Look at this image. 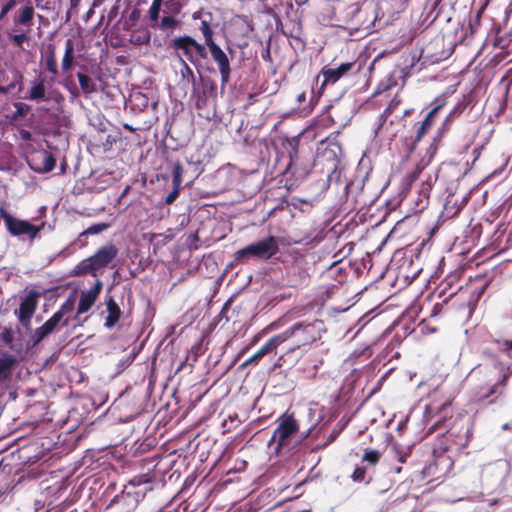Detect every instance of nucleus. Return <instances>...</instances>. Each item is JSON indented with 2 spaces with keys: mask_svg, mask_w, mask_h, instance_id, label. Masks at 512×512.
I'll return each instance as SVG.
<instances>
[{
  "mask_svg": "<svg viewBox=\"0 0 512 512\" xmlns=\"http://www.w3.org/2000/svg\"><path fill=\"white\" fill-rule=\"evenodd\" d=\"M323 331V323L316 320L311 323H297L278 336L282 344L289 339H294V347L291 348V351H294L320 339Z\"/></svg>",
  "mask_w": 512,
  "mask_h": 512,
  "instance_id": "obj_1",
  "label": "nucleus"
},
{
  "mask_svg": "<svg viewBox=\"0 0 512 512\" xmlns=\"http://www.w3.org/2000/svg\"><path fill=\"white\" fill-rule=\"evenodd\" d=\"M278 251L279 239L269 236L238 250L235 254V259L237 261H247L251 258L268 260L276 255Z\"/></svg>",
  "mask_w": 512,
  "mask_h": 512,
  "instance_id": "obj_2",
  "label": "nucleus"
},
{
  "mask_svg": "<svg viewBox=\"0 0 512 512\" xmlns=\"http://www.w3.org/2000/svg\"><path fill=\"white\" fill-rule=\"evenodd\" d=\"M117 253L118 250L114 245H105L94 255L81 261L76 267L77 273L96 276L101 269L106 267L116 257Z\"/></svg>",
  "mask_w": 512,
  "mask_h": 512,
  "instance_id": "obj_3",
  "label": "nucleus"
},
{
  "mask_svg": "<svg viewBox=\"0 0 512 512\" xmlns=\"http://www.w3.org/2000/svg\"><path fill=\"white\" fill-rule=\"evenodd\" d=\"M297 430L298 425L292 416H281L278 426L269 441V447L274 449L276 454H279L283 447L289 445L291 438L296 434Z\"/></svg>",
  "mask_w": 512,
  "mask_h": 512,
  "instance_id": "obj_4",
  "label": "nucleus"
},
{
  "mask_svg": "<svg viewBox=\"0 0 512 512\" xmlns=\"http://www.w3.org/2000/svg\"><path fill=\"white\" fill-rule=\"evenodd\" d=\"M169 46L177 54L181 51L191 63H196L199 58H206L207 56L205 47L189 36L176 37L170 41ZM178 56L180 57V55Z\"/></svg>",
  "mask_w": 512,
  "mask_h": 512,
  "instance_id": "obj_5",
  "label": "nucleus"
},
{
  "mask_svg": "<svg viewBox=\"0 0 512 512\" xmlns=\"http://www.w3.org/2000/svg\"><path fill=\"white\" fill-rule=\"evenodd\" d=\"M0 215L4 220L8 231L14 236L26 235L29 239H34L45 227L44 223H41L40 225H33L28 221L14 218L2 207L0 208Z\"/></svg>",
  "mask_w": 512,
  "mask_h": 512,
  "instance_id": "obj_6",
  "label": "nucleus"
},
{
  "mask_svg": "<svg viewBox=\"0 0 512 512\" xmlns=\"http://www.w3.org/2000/svg\"><path fill=\"white\" fill-rule=\"evenodd\" d=\"M454 116V112H451L450 115L447 116V118L445 119L442 127L438 129L437 136L433 138L432 142L426 148L425 155L421 157V160L417 165L419 169H423L424 167H426L435 156L440 139L448 130L449 123L453 120Z\"/></svg>",
  "mask_w": 512,
  "mask_h": 512,
  "instance_id": "obj_7",
  "label": "nucleus"
},
{
  "mask_svg": "<svg viewBox=\"0 0 512 512\" xmlns=\"http://www.w3.org/2000/svg\"><path fill=\"white\" fill-rule=\"evenodd\" d=\"M400 104V101L393 99L388 107L384 110L383 114L381 115V124L377 127L375 130V136L380 138H387L392 139L396 135V131L391 130L390 126L393 124V120L389 121V124L387 123L388 118L392 115V113L398 108Z\"/></svg>",
  "mask_w": 512,
  "mask_h": 512,
  "instance_id": "obj_8",
  "label": "nucleus"
},
{
  "mask_svg": "<svg viewBox=\"0 0 512 512\" xmlns=\"http://www.w3.org/2000/svg\"><path fill=\"white\" fill-rule=\"evenodd\" d=\"M213 60L218 64L221 74V81L226 84L230 76V63L225 52L215 43L207 45Z\"/></svg>",
  "mask_w": 512,
  "mask_h": 512,
  "instance_id": "obj_9",
  "label": "nucleus"
},
{
  "mask_svg": "<svg viewBox=\"0 0 512 512\" xmlns=\"http://www.w3.org/2000/svg\"><path fill=\"white\" fill-rule=\"evenodd\" d=\"M29 165L38 172L51 171L55 166V159L45 150H40L32 154L29 159Z\"/></svg>",
  "mask_w": 512,
  "mask_h": 512,
  "instance_id": "obj_10",
  "label": "nucleus"
},
{
  "mask_svg": "<svg viewBox=\"0 0 512 512\" xmlns=\"http://www.w3.org/2000/svg\"><path fill=\"white\" fill-rule=\"evenodd\" d=\"M36 307L37 298L35 294L30 293L22 300L17 313L18 319L23 326L27 328L30 326L31 318L36 310Z\"/></svg>",
  "mask_w": 512,
  "mask_h": 512,
  "instance_id": "obj_11",
  "label": "nucleus"
},
{
  "mask_svg": "<svg viewBox=\"0 0 512 512\" xmlns=\"http://www.w3.org/2000/svg\"><path fill=\"white\" fill-rule=\"evenodd\" d=\"M354 66L353 62L342 63L336 68L324 67L321 70V74L323 75L322 87L327 84L336 83L341 77L347 74L352 67Z\"/></svg>",
  "mask_w": 512,
  "mask_h": 512,
  "instance_id": "obj_12",
  "label": "nucleus"
},
{
  "mask_svg": "<svg viewBox=\"0 0 512 512\" xmlns=\"http://www.w3.org/2000/svg\"><path fill=\"white\" fill-rule=\"evenodd\" d=\"M282 344L281 338L276 335L269 339L255 354L248 358L243 366L257 363L262 357L269 353H275L277 348Z\"/></svg>",
  "mask_w": 512,
  "mask_h": 512,
  "instance_id": "obj_13",
  "label": "nucleus"
},
{
  "mask_svg": "<svg viewBox=\"0 0 512 512\" xmlns=\"http://www.w3.org/2000/svg\"><path fill=\"white\" fill-rule=\"evenodd\" d=\"M73 310V304L71 302L64 303L61 308L53 314V316L48 319L44 325L46 328H48L51 332H53L56 327L62 323V325L68 324V319H64V317L68 314H70Z\"/></svg>",
  "mask_w": 512,
  "mask_h": 512,
  "instance_id": "obj_14",
  "label": "nucleus"
},
{
  "mask_svg": "<svg viewBox=\"0 0 512 512\" xmlns=\"http://www.w3.org/2000/svg\"><path fill=\"white\" fill-rule=\"evenodd\" d=\"M441 107H442V104L436 105L427 114L425 119L420 123V125H419V127L417 129V133H416V137H415V140H414V144L419 142L421 140V138L431 129V127L434 124L435 119L437 117V114H438L439 110L441 109Z\"/></svg>",
  "mask_w": 512,
  "mask_h": 512,
  "instance_id": "obj_15",
  "label": "nucleus"
},
{
  "mask_svg": "<svg viewBox=\"0 0 512 512\" xmlns=\"http://www.w3.org/2000/svg\"><path fill=\"white\" fill-rule=\"evenodd\" d=\"M172 181H173V189L171 192H180L183 189L188 188L191 180L185 181L183 179V167L179 162L172 163Z\"/></svg>",
  "mask_w": 512,
  "mask_h": 512,
  "instance_id": "obj_16",
  "label": "nucleus"
},
{
  "mask_svg": "<svg viewBox=\"0 0 512 512\" xmlns=\"http://www.w3.org/2000/svg\"><path fill=\"white\" fill-rule=\"evenodd\" d=\"M42 61L45 63V67L47 71H49L52 75L56 76L58 74V67L56 61V49L53 44H48L45 50L41 54Z\"/></svg>",
  "mask_w": 512,
  "mask_h": 512,
  "instance_id": "obj_17",
  "label": "nucleus"
},
{
  "mask_svg": "<svg viewBox=\"0 0 512 512\" xmlns=\"http://www.w3.org/2000/svg\"><path fill=\"white\" fill-rule=\"evenodd\" d=\"M16 362V358L9 354L0 357V383L10 378Z\"/></svg>",
  "mask_w": 512,
  "mask_h": 512,
  "instance_id": "obj_18",
  "label": "nucleus"
},
{
  "mask_svg": "<svg viewBox=\"0 0 512 512\" xmlns=\"http://www.w3.org/2000/svg\"><path fill=\"white\" fill-rule=\"evenodd\" d=\"M45 92V81L43 78L39 77L32 82L28 99L34 101L46 100Z\"/></svg>",
  "mask_w": 512,
  "mask_h": 512,
  "instance_id": "obj_19",
  "label": "nucleus"
},
{
  "mask_svg": "<svg viewBox=\"0 0 512 512\" xmlns=\"http://www.w3.org/2000/svg\"><path fill=\"white\" fill-rule=\"evenodd\" d=\"M107 311L108 315L105 320V326L111 328L117 323L121 314L119 306L112 298L107 300Z\"/></svg>",
  "mask_w": 512,
  "mask_h": 512,
  "instance_id": "obj_20",
  "label": "nucleus"
},
{
  "mask_svg": "<svg viewBox=\"0 0 512 512\" xmlns=\"http://www.w3.org/2000/svg\"><path fill=\"white\" fill-rule=\"evenodd\" d=\"M74 64V43L71 39L65 42V52L61 62V68L64 73L71 70Z\"/></svg>",
  "mask_w": 512,
  "mask_h": 512,
  "instance_id": "obj_21",
  "label": "nucleus"
},
{
  "mask_svg": "<svg viewBox=\"0 0 512 512\" xmlns=\"http://www.w3.org/2000/svg\"><path fill=\"white\" fill-rule=\"evenodd\" d=\"M457 194H448L444 203V209L448 215L457 214L461 207L467 202L468 197L462 196L460 204H457L458 199L455 198Z\"/></svg>",
  "mask_w": 512,
  "mask_h": 512,
  "instance_id": "obj_22",
  "label": "nucleus"
},
{
  "mask_svg": "<svg viewBox=\"0 0 512 512\" xmlns=\"http://www.w3.org/2000/svg\"><path fill=\"white\" fill-rule=\"evenodd\" d=\"M443 414L442 416H440V418L438 420H436L434 422V424L431 426V428L429 429V432L428 433H431L432 431H434L436 429V427L439 425L440 421L442 418H447V417H451L452 415V412H451V409H450V404L448 402L442 404L441 406L439 407H436L434 405H430L426 408V414L427 416H429L431 413H433L434 411H436Z\"/></svg>",
  "mask_w": 512,
  "mask_h": 512,
  "instance_id": "obj_23",
  "label": "nucleus"
},
{
  "mask_svg": "<svg viewBox=\"0 0 512 512\" xmlns=\"http://www.w3.org/2000/svg\"><path fill=\"white\" fill-rule=\"evenodd\" d=\"M498 371L501 373V380H499L497 383H495L493 386H490L485 392L483 393H479L477 395V399L478 400H484L486 398H488L491 394L495 393L496 392V387L498 384H502L504 385L506 379L509 377V375L511 374V371L509 368H504L502 366L498 367L497 368Z\"/></svg>",
  "mask_w": 512,
  "mask_h": 512,
  "instance_id": "obj_24",
  "label": "nucleus"
},
{
  "mask_svg": "<svg viewBox=\"0 0 512 512\" xmlns=\"http://www.w3.org/2000/svg\"><path fill=\"white\" fill-rule=\"evenodd\" d=\"M96 299H97V297L95 296L94 292L83 291L81 293V297L79 300V305H78V310H77L78 313L82 314V313L87 312L92 307V305L95 303Z\"/></svg>",
  "mask_w": 512,
  "mask_h": 512,
  "instance_id": "obj_25",
  "label": "nucleus"
},
{
  "mask_svg": "<svg viewBox=\"0 0 512 512\" xmlns=\"http://www.w3.org/2000/svg\"><path fill=\"white\" fill-rule=\"evenodd\" d=\"M77 77L80 88L84 94H91L96 91V84L89 76L78 73Z\"/></svg>",
  "mask_w": 512,
  "mask_h": 512,
  "instance_id": "obj_26",
  "label": "nucleus"
},
{
  "mask_svg": "<svg viewBox=\"0 0 512 512\" xmlns=\"http://www.w3.org/2000/svg\"><path fill=\"white\" fill-rule=\"evenodd\" d=\"M380 456L381 455L377 450H366L362 457V463H367V465L374 466L379 462Z\"/></svg>",
  "mask_w": 512,
  "mask_h": 512,
  "instance_id": "obj_27",
  "label": "nucleus"
},
{
  "mask_svg": "<svg viewBox=\"0 0 512 512\" xmlns=\"http://www.w3.org/2000/svg\"><path fill=\"white\" fill-rule=\"evenodd\" d=\"M177 25L178 21L175 18L171 16H164L161 19L159 28L164 32H172Z\"/></svg>",
  "mask_w": 512,
  "mask_h": 512,
  "instance_id": "obj_28",
  "label": "nucleus"
},
{
  "mask_svg": "<svg viewBox=\"0 0 512 512\" xmlns=\"http://www.w3.org/2000/svg\"><path fill=\"white\" fill-rule=\"evenodd\" d=\"M200 30L204 36L206 45H209L214 42L213 32H212V29L210 28V25L207 21L203 20L201 22Z\"/></svg>",
  "mask_w": 512,
  "mask_h": 512,
  "instance_id": "obj_29",
  "label": "nucleus"
},
{
  "mask_svg": "<svg viewBox=\"0 0 512 512\" xmlns=\"http://www.w3.org/2000/svg\"><path fill=\"white\" fill-rule=\"evenodd\" d=\"M34 15V9L31 6H26L21 11L19 17H18V23L20 24H27L29 21L32 20Z\"/></svg>",
  "mask_w": 512,
  "mask_h": 512,
  "instance_id": "obj_30",
  "label": "nucleus"
},
{
  "mask_svg": "<svg viewBox=\"0 0 512 512\" xmlns=\"http://www.w3.org/2000/svg\"><path fill=\"white\" fill-rule=\"evenodd\" d=\"M367 467L366 466H356L351 478L355 482H363L366 480Z\"/></svg>",
  "mask_w": 512,
  "mask_h": 512,
  "instance_id": "obj_31",
  "label": "nucleus"
},
{
  "mask_svg": "<svg viewBox=\"0 0 512 512\" xmlns=\"http://www.w3.org/2000/svg\"><path fill=\"white\" fill-rule=\"evenodd\" d=\"M109 227H110V225L107 223H98V224L88 227L85 231H83L82 235L98 234V233L105 231Z\"/></svg>",
  "mask_w": 512,
  "mask_h": 512,
  "instance_id": "obj_32",
  "label": "nucleus"
},
{
  "mask_svg": "<svg viewBox=\"0 0 512 512\" xmlns=\"http://www.w3.org/2000/svg\"><path fill=\"white\" fill-rule=\"evenodd\" d=\"M161 4H162V1L153 0L152 5L149 8V15H150L151 21L158 20Z\"/></svg>",
  "mask_w": 512,
  "mask_h": 512,
  "instance_id": "obj_33",
  "label": "nucleus"
},
{
  "mask_svg": "<svg viewBox=\"0 0 512 512\" xmlns=\"http://www.w3.org/2000/svg\"><path fill=\"white\" fill-rule=\"evenodd\" d=\"M50 333L52 332L43 324L41 327L35 330L33 334V339L35 343H39L44 337H46Z\"/></svg>",
  "mask_w": 512,
  "mask_h": 512,
  "instance_id": "obj_34",
  "label": "nucleus"
},
{
  "mask_svg": "<svg viewBox=\"0 0 512 512\" xmlns=\"http://www.w3.org/2000/svg\"><path fill=\"white\" fill-rule=\"evenodd\" d=\"M436 465L442 466L443 469L448 471L452 467L453 462L450 457L442 454L436 457Z\"/></svg>",
  "mask_w": 512,
  "mask_h": 512,
  "instance_id": "obj_35",
  "label": "nucleus"
},
{
  "mask_svg": "<svg viewBox=\"0 0 512 512\" xmlns=\"http://www.w3.org/2000/svg\"><path fill=\"white\" fill-rule=\"evenodd\" d=\"M15 5L14 0H10L3 8L0 13V19H2Z\"/></svg>",
  "mask_w": 512,
  "mask_h": 512,
  "instance_id": "obj_36",
  "label": "nucleus"
},
{
  "mask_svg": "<svg viewBox=\"0 0 512 512\" xmlns=\"http://www.w3.org/2000/svg\"><path fill=\"white\" fill-rule=\"evenodd\" d=\"M12 40L14 41L15 44H17L18 46H21L22 43L26 40V35L25 34L13 35Z\"/></svg>",
  "mask_w": 512,
  "mask_h": 512,
  "instance_id": "obj_37",
  "label": "nucleus"
},
{
  "mask_svg": "<svg viewBox=\"0 0 512 512\" xmlns=\"http://www.w3.org/2000/svg\"><path fill=\"white\" fill-rule=\"evenodd\" d=\"M149 35L148 33H144L143 35H139L136 39H135V43L137 44H146L149 42Z\"/></svg>",
  "mask_w": 512,
  "mask_h": 512,
  "instance_id": "obj_38",
  "label": "nucleus"
},
{
  "mask_svg": "<svg viewBox=\"0 0 512 512\" xmlns=\"http://www.w3.org/2000/svg\"><path fill=\"white\" fill-rule=\"evenodd\" d=\"M102 289V282L100 280L96 281L94 287H92L88 292H94L95 296L98 297L100 291Z\"/></svg>",
  "mask_w": 512,
  "mask_h": 512,
  "instance_id": "obj_39",
  "label": "nucleus"
},
{
  "mask_svg": "<svg viewBox=\"0 0 512 512\" xmlns=\"http://www.w3.org/2000/svg\"><path fill=\"white\" fill-rule=\"evenodd\" d=\"M338 177H339V172H337L336 170H334V171L332 172V174H331V175L329 176V178H328V188H329V189H338L337 187H333V185H332V180H333L334 178H338Z\"/></svg>",
  "mask_w": 512,
  "mask_h": 512,
  "instance_id": "obj_40",
  "label": "nucleus"
},
{
  "mask_svg": "<svg viewBox=\"0 0 512 512\" xmlns=\"http://www.w3.org/2000/svg\"><path fill=\"white\" fill-rule=\"evenodd\" d=\"M507 163H508V160L506 159L504 161L503 166L501 168H499V169L494 170L493 173L489 177H494V176L500 174L503 171L504 167L507 165Z\"/></svg>",
  "mask_w": 512,
  "mask_h": 512,
  "instance_id": "obj_41",
  "label": "nucleus"
},
{
  "mask_svg": "<svg viewBox=\"0 0 512 512\" xmlns=\"http://www.w3.org/2000/svg\"><path fill=\"white\" fill-rule=\"evenodd\" d=\"M178 194H168L166 197V203L171 204L173 201H175Z\"/></svg>",
  "mask_w": 512,
  "mask_h": 512,
  "instance_id": "obj_42",
  "label": "nucleus"
},
{
  "mask_svg": "<svg viewBox=\"0 0 512 512\" xmlns=\"http://www.w3.org/2000/svg\"><path fill=\"white\" fill-rule=\"evenodd\" d=\"M407 113H408V111H407V110H402V111H400V112L398 113V115H396V116H395V118L401 119V118H403L404 116H406V115H407Z\"/></svg>",
  "mask_w": 512,
  "mask_h": 512,
  "instance_id": "obj_43",
  "label": "nucleus"
},
{
  "mask_svg": "<svg viewBox=\"0 0 512 512\" xmlns=\"http://www.w3.org/2000/svg\"><path fill=\"white\" fill-rule=\"evenodd\" d=\"M407 452L403 453V454H399V461L404 463L405 460H406V456H407Z\"/></svg>",
  "mask_w": 512,
  "mask_h": 512,
  "instance_id": "obj_44",
  "label": "nucleus"
},
{
  "mask_svg": "<svg viewBox=\"0 0 512 512\" xmlns=\"http://www.w3.org/2000/svg\"><path fill=\"white\" fill-rule=\"evenodd\" d=\"M12 87H13V85H10L9 88H5V87L0 86V94L6 93Z\"/></svg>",
  "mask_w": 512,
  "mask_h": 512,
  "instance_id": "obj_45",
  "label": "nucleus"
},
{
  "mask_svg": "<svg viewBox=\"0 0 512 512\" xmlns=\"http://www.w3.org/2000/svg\"><path fill=\"white\" fill-rule=\"evenodd\" d=\"M297 100H298L299 103L303 102L305 100V94L304 93L300 94L298 96Z\"/></svg>",
  "mask_w": 512,
  "mask_h": 512,
  "instance_id": "obj_46",
  "label": "nucleus"
},
{
  "mask_svg": "<svg viewBox=\"0 0 512 512\" xmlns=\"http://www.w3.org/2000/svg\"><path fill=\"white\" fill-rule=\"evenodd\" d=\"M102 0H94L92 7L95 8L97 5L101 3Z\"/></svg>",
  "mask_w": 512,
  "mask_h": 512,
  "instance_id": "obj_47",
  "label": "nucleus"
},
{
  "mask_svg": "<svg viewBox=\"0 0 512 512\" xmlns=\"http://www.w3.org/2000/svg\"><path fill=\"white\" fill-rule=\"evenodd\" d=\"M93 7L87 12V17H90L93 14Z\"/></svg>",
  "mask_w": 512,
  "mask_h": 512,
  "instance_id": "obj_48",
  "label": "nucleus"
},
{
  "mask_svg": "<svg viewBox=\"0 0 512 512\" xmlns=\"http://www.w3.org/2000/svg\"><path fill=\"white\" fill-rule=\"evenodd\" d=\"M337 434H331L329 437V441H333L336 438Z\"/></svg>",
  "mask_w": 512,
  "mask_h": 512,
  "instance_id": "obj_49",
  "label": "nucleus"
},
{
  "mask_svg": "<svg viewBox=\"0 0 512 512\" xmlns=\"http://www.w3.org/2000/svg\"><path fill=\"white\" fill-rule=\"evenodd\" d=\"M507 347L512 348V340L506 342Z\"/></svg>",
  "mask_w": 512,
  "mask_h": 512,
  "instance_id": "obj_50",
  "label": "nucleus"
},
{
  "mask_svg": "<svg viewBox=\"0 0 512 512\" xmlns=\"http://www.w3.org/2000/svg\"><path fill=\"white\" fill-rule=\"evenodd\" d=\"M438 4V0H433L432 7L434 8Z\"/></svg>",
  "mask_w": 512,
  "mask_h": 512,
  "instance_id": "obj_51",
  "label": "nucleus"
},
{
  "mask_svg": "<svg viewBox=\"0 0 512 512\" xmlns=\"http://www.w3.org/2000/svg\"><path fill=\"white\" fill-rule=\"evenodd\" d=\"M112 141H114V139H112V138H111V136H108V138H107V142H110V143H111Z\"/></svg>",
  "mask_w": 512,
  "mask_h": 512,
  "instance_id": "obj_52",
  "label": "nucleus"
},
{
  "mask_svg": "<svg viewBox=\"0 0 512 512\" xmlns=\"http://www.w3.org/2000/svg\"><path fill=\"white\" fill-rule=\"evenodd\" d=\"M395 471H396L397 473H400V472H401V467H397V468L395 469Z\"/></svg>",
  "mask_w": 512,
  "mask_h": 512,
  "instance_id": "obj_53",
  "label": "nucleus"
},
{
  "mask_svg": "<svg viewBox=\"0 0 512 512\" xmlns=\"http://www.w3.org/2000/svg\"><path fill=\"white\" fill-rule=\"evenodd\" d=\"M181 61L183 62V64H184L185 68H186V69H189L188 65H187V64H185L184 60H182V59H181Z\"/></svg>",
  "mask_w": 512,
  "mask_h": 512,
  "instance_id": "obj_54",
  "label": "nucleus"
},
{
  "mask_svg": "<svg viewBox=\"0 0 512 512\" xmlns=\"http://www.w3.org/2000/svg\"><path fill=\"white\" fill-rule=\"evenodd\" d=\"M343 189H344L345 191H347V190H348V185H347V184H345V185H344V187H343Z\"/></svg>",
  "mask_w": 512,
  "mask_h": 512,
  "instance_id": "obj_55",
  "label": "nucleus"
},
{
  "mask_svg": "<svg viewBox=\"0 0 512 512\" xmlns=\"http://www.w3.org/2000/svg\"><path fill=\"white\" fill-rule=\"evenodd\" d=\"M308 0H299V3H306Z\"/></svg>",
  "mask_w": 512,
  "mask_h": 512,
  "instance_id": "obj_56",
  "label": "nucleus"
},
{
  "mask_svg": "<svg viewBox=\"0 0 512 512\" xmlns=\"http://www.w3.org/2000/svg\"><path fill=\"white\" fill-rule=\"evenodd\" d=\"M23 136H24V137H28V136H29V133H28V132H26Z\"/></svg>",
  "mask_w": 512,
  "mask_h": 512,
  "instance_id": "obj_57",
  "label": "nucleus"
},
{
  "mask_svg": "<svg viewBox=\"0 0 512 512\" xmlns=\"http://www.w3.org/2000/svg\"><path fill=\"white\" fill-rule=\"evenodd\" d=\"M503 429H508V425H507V424H505V425L503 426Z\"/></svg>",
  "mask_w": 512,
  "mask_h": 512,
  "instance_id": "obj_58",
  "label": "nucleus"
}]
</instances>
